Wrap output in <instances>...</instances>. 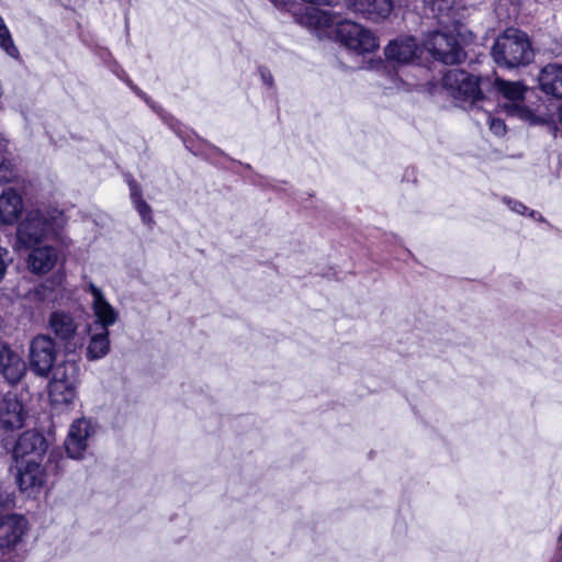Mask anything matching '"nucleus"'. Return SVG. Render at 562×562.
<instances>
[{
  "instance_id": "nucleus-4",
  "label": "nucleus",
  "mask_w": 562,
  "mask_h": 562,
  "mask_svg": "<svg viewBox=\"0 0 562 562\" xmlns=\"http://www.w3.org/2000/svg\"><path fill=\"white\" fill-rule=\"evenodd\" d=\"M336 40L358 55L372 53L379 47L378 37L372 31L350 20L337 24Z\"/></svg>"
},
{
  "instance_id": "nucleus-22",
  "label": "nucleus",
  "mask_w": 562,
  "mask_h": 562,
  "mask_svg": "<svg viewBox=\"0 0 562 562\" xmlns=\"http://www.w3.org/2000/svg\"><path fill=\"white\" fill-rule=\"evenodd\" d=\"M79 367L76 362L65 361L53 370V378L49 384L78 385Z\"/></svg>"
},
{
  "instance_id": "nucleus-25",
  "label": "nucleus",
  "mask_w": 562,
  "mask_h": 562,
  "mask_svg": "<svg viewBox=\"0 0 562 562\" xmlns=\"http://www.w3.org/2000/svg\"><path fill=\"white\" fill-rule=\"evenodd\" d=\"M131 198L134 206L142 217V221L146 225H151L154 218L151 216V207L142 199V190L135 181L130 182Z\"/></svg>"
},
{
  "instance_id": "nucleus-20",
  "label": "nucleus",
  "mask_w": 562,
  "mask_h": 562,
  "mask_svg": "<svg viewBox=\"0 0 562 562\" xmlns=\"http://www.w3.org/2000/svg\"><path fill=\"white\" fill-rule=\"evenodd\" d=\"M538 82L543 93L562 99V65H546L538 75Z\"/></svg>"
},
{
  "instance_id": "nucleus-11",
  "label": "nucleus",
  "mask_w": 562,
  "mask_h": 562,
  "mask_svg": "<svg viewBox=\"0 0 562 562\" xmlns=\"http://www.w3.org/2000/svg\"><path fill=\"white\" fill-rule=\"evenodd\" d=\"M299 22L318 33L319 36L330 37L337 35V24L342 22L339 16L329 11L307 7L300 15Z\"/></svg>"
},
{
  "instance_id": "nucleus-35",
  "label": "nucleus",
  "mask_w": 562,
  "mask_h": 562,
  "mask_svg": "<svg viewBox=\"0 0 562 562\" xmlns=\"http://www.w3.org/2000/svg\"><path fill=\"white\" fill-rule=\"evenodd\" d=\"M456 31H457V33H458V36H460V37H463V36H464V35L461 33V31H460L459 29H458V30L456 29ZM462 41H464V38H462Z\"/></svg>"
},
{
  "instance_id": "nucleus-31",
  "label": "nucleus",
  "mask_w": 562,
  "mask_h": 562,
  "mask_svg": "<svg viewBox=\"0 0 562 562\" xmlns=\"http://www.w3.org/2000/svg\"><path fill=\"white\" fill-rule=\"evenodd\" d=\"M504 202L510 207L512 211L518 214H526L528 207L519 201H515L508 198L504 199Z\"/></svg>"
},
{
  "instance_id": "nucleus-33",
  "label": "nucleus",
  "mask_w": 562,
  "mask_h": 562,
  "mask_svg": "<svg viewBox=\"0 0 562 562\" xmlns=\"http://www.w3.org/2000/svg\"><path fill=\"white\" fill-rule=\"evenodd\" d=\"M260 75H261V79L262 81L268 86H272V76L269 71H267L266 69H261L260 70Z\"/></svg>"
},
{
  "instance_id": "nucleus-28",
  "label": "nucleus",
  "mask_w": 562,
  "mask_h": 562,
  "mask_svg": "<svg viewBox=\"0 0 562 562\" xmlns=\"http://www.w3.org/2000/svg\"><path fill=\"white\" fill-rule=\"evenodd\" d=\"M496 11L503 15V11L507 18H512L518 13V0H498Z\"/></svg>"
},
{
  "instance_id": "nucleus-12",
  "label": "nucleus",
  "mask_w": 562,
  "mask_h": 562,
  "mask_svg": "<svg viewBox=\"0 0 562 562\" xmlns=\"http://www.w3.org/2000/svg\"><path fill=\"white\" fill-rule=\"evenodd\" d=\"M26 411L15 394L7 393L0 401V427L13 431L23 427Z\"/></svg>"
},
{
  "instance_id": "nucleus-15",
  "label": "nucleus",
  "mask_w": 562,
  "mask_h": 562,
  "mask_svg": "<svg viewBox=\"0 0 562 562\" xmlns=\"http://www.w3.org/2000/svg\"><path fill=\"white\" fill-rule=\"evenodd\" d=\"M27 531L26 519L16 514L7 515L0 519V548L16 547Z\"/></svg>"
},
{
  "instance_id": "nucleus-26",
  "label": "nucleus",
  "mask_w": 562,
  "mask_h": 562,
  "mask_svg": "<svg viewBox=\"0 0 562 562\" xmlns=\"http://www.w3.org/2000/svg\"><path fill=\"white\" fill-rule=\"evenodd\" d=\"M26 299L38 304L45 303L53 300V290L47 284H40L27 292Z\"/></svg>"
},
{
  "instance_id": "nucleus-23",
  "label": "nucleus",
  "mask_w": 562,
  "mask_h": 562,
  "mask_svg": "<svg viewBox=\"0 0 562 562\" xmlns=\"http://www.w3.org/2000/svg\"><path fill=\"white\" fill-rule=\"evenodd\" d=\"M110 350L109 329H101L90 337L87 347V358L91 361L101 359L108 355Z\"/></svg>"
},
{
  "instance_id": "nucleus-27",
  "label": "nucleus",
  "mask_w": 562,
  "mask_h": 562,
  "mask_svg": "<svg viewBox=\"0 0 562 562\" xmlns=\"http://www.w3.org/2000/svg\"><path fill=\"white\" fill-rule=\"evenodd\" d=\"M0 47L12 58L19 57V49L14 45L7 25L0 27Z\"/></svg>"
},
{
  "instance_id": "nucleus-39",
  "label": "nucleus",
  "mask_w": 562,
  "mask_h": 562,
  "mask_svg": "<svg viewBox=\"0 0 562 562\" xmlns=\"http://www.w3.org/2000/svg\"><path fill=\"white\" fill-rule=\"evenodd\" d=\"M557 562H562V554H560V558Z\"/></svg>"
},
{
  "instance_id": "nucleus-16",
  "label": "nucleus",
  "mask_w": 562,
  "mask_h": 562,
  "mask_svg": "<svg viewBox=\"0 0 562 562\" xmlns=\"http://www.w3.org/2000/svg\"><path fill=\"white\" fill-rule=\"evenodd\" d=\"M92 434V426L89 420L81 418L75 420L69 428L68 436L65 441V449L72 459L82 457L87 449V440Z\"/></svg>"
},
{
  "instance_id": "nucleus-30",
  "label": "nucleus",
  "mask_w": 562,
  "mask_h": 562,
  "mask_svg": "<svg viewBox=\"0 0 562 562\" xmlns=\"http://www.w3.org/2000/svg\"><path fill=\"white\" fill-rule=\"evenodd\" d=\"M486 123L490 124V128L495 135L502 136L505 134L506 126L501 119H495L491 114L486 113Z\"/></svg>"
},
{
  "instance_id": "nucleus-9",
  "label": "nucleus",
  "mask_w": 562,
  "mask_h": 562,
  "mask_svg": "<svg viewBox=\"0 0 562 562\" xmlns=\"http://www.w3.org/2000/svg\"><path fill=\"white\" fill-rule=\"evenodd\" d=\"M78 327L79 324L74 315L63 310L52 312L48 317V328L58 340L65 342L67 351H74L78 346H82V342L77 344L74 341Z\"/></svg>"
},
{
  "instance_id": "nucleus-37",
  "label": "nucleus",
  "mask_w": 562,
  "mask_h": 562,
  "mask_svg": "<svg viewBox=\"0 0 562 562\" xmlns=\"http://www.w3.org/2000/svg\"><path fill=\"white\" fill-rule=\"evenodd\" d=\"M5 25L3 19L0 16V27Z\"/></svg>"
},
{
  "instance_id": "nucleus-21",
  "label": "nucleus",
  "mask_w": 562,
  "mask_h": 562,
  "mask_svg": "<svg viewBox=\"0 0 562 562\" xmlns=\"http://www.w3.org/2000/svg\"><path fill=\"white\" fill-rule=\"evenodd\" d=\"M23 209L21 195L12 188L4 189L0 194V222L12 224Z\"/></svg>"
},
{
  "instance_id": "nucleus-36",
  "label": "nucleus",
  "mask_w": 562,
  "mask_h": 562,
  "mask_svg": "<svg viewBox=\"0 0 562 562\" xmlns=\"http://www.w3.org/2000/svg\"><path fill=\"white\" fill-rule=\"evenodd\" d=\"M536 215H537V213H536L535 211H530L529 216H531V217H533V218H535V217H536Z\"/></svg>"
},
{
  "instance_id": "nucleus-29",
  "label": "nucleus",
  "mask_w": 562,
  "mask_h": 562,
  "mask_svg": "<svg viewBox=\"0 0 562 562\" xmlns=\"http://www.w3.org/2000/svg\"><path fill=\"white\" fill-rule=\"evenodd\" d=\"M12 177L13 169L11 161L4 155H0V182L9 181Z\"/></svg>"
},
{
  "instance_id": "nucleus-18",
  "label": "nucleus",
  "mask_w": 562,
  "mask_h": 562,
  "mask_svg": "<svg viewBox=\"0 0 562 562\" xmlns=\"http://www.w3.org/2000/svg\"><path fill=\"white\" fill-rule=\"evenodd\" d=\"M88 289L92 296L91 308L97 324L101 326V329H109L119 318L117 311L108 302L101 289L95 284L89 283Z\"/></svg>"
},
{
  "instance_id": "nucleus-3",
  "label": "nucleus",
  "mask_w": 562,
  "mask_h": 562,
  "mask_svg": "<svg viewBox=\"0 0 562 562\" xmlns=\"http://www.w3.org/2000/svg\"><path fill=\"white\" fill-rule=\"evenodd\" d=\"M442 86L463 108L475 109L483 101L479 79L463 70L452 69L445 74Z\"/></svg>"
},
{
  "instance_id": "nucleus-10",
  "label": "nucleus",
  "mask_w": 562,
  "mask_h": 562,
  "mask_svg": "<svg viewBox=\"0 0 562 562\" xmlns=\"http://www.w3.org/2000/svg\"><path fill=\"white\" fill-rule=\"evenodd\" d=\"M47 451V441L38 432L25 431L18 439L12 457L16 461L44 460Z\"/></svg>"
},
{
  "instance_id": "nucleus-6",
  "label": "nucleus",
  "mask_w": 562,
  "mask_h": 562,
  "mask_svg": "<svg viewBox=\"0 0 562 562\" xmlns=\"http://www.w3.org/2000/svg\"><path fill=\"white\" fill-rule=\"evenodd\" d=\"M494 87L507 100L503 106L508 115L530 123L538 122L532 111L524 104V95L527 91L524 85L497 78L494 82Z\"/></svg>"
},
{
  "instance_id": "nucleus-8",
  "label": "nucleus",
  "mask_w": 562,
  "mask_h": 562,
  "mask_svg": "<svg viewBox=\"0 0 562 562\" xmlns=\"http://www.w3.org/2000/svg\"><path fill=\"white\" fill-rule=\"evenodd\" d=\"M44 460L36 461H16V482L23 492L35 494L45 485L47 472Z\"/></svg>"
},
{
  "instance_id": "nucleus-24",
  "label": "nucleus",
  "mask_w": 562,
  "mask_h": 562,
  "mask_svg": "<svg viewBox=\"0 0 562 562\" xmlns=\"http://www.w3.org/2000/svg\"><path fill=\"white\" fill-rule=\"evenodd\" d=\"M78 385L49 384V398L55 406L70 405L77 395Z\"/></svg>"
},
{
  "instance_id": "nucleus-5",
  "label": "nucleus",
  "mask_w": 562,
  "mask_h": 562,
  "mask_svg": "<svg viewBox=\"0 0 562 562\" xmlns=\"http://www.w3.org/2000/svg\"><path fill=\"white\" fill-rule=\"evenodd\" d=\"M424 45L436 59L447 65L459 64L465 58L461 42L452 31L430 32Z\"/></svg>"
},
{
  "instance_id": "nucleus-2",
  "label": "nucleus",
  "mask_w": 562,
  "mask_h": 562,
  "mask_svg": "<svg viewBox=\"0 0 562 562\" xmlns=\"http://www.w3.org/2000/svg\"><path fill=\"white\" fill-rule=\"evenodd\" d=\"M491 55L498 66L515 68L530 64L535 52L529 36L524 31L508 27L496 37Z\"/></svg>"
},
{
  "instance_id": "nucleus-19",
  "label": "nucleus",
  "mask_w": 562,
  "mask_h": 562,
  "mask_svg": "<svg viewBox=\"0 0 562 562\" xmlns=\"http://www.w3.org/2000/svg\"><path fill=\"white\" fill-rule=\"evenodd\" d=\"M58 259L57 249L53 246L32 247L26 258V268L30 272L37 276L48 273L56 265Z\"/></svg>"
},
{
  "instance_id": "nucleus-38",
  "label": "nucleus",
  "mask_w": 562,
  "mask_h": 562,
  "mask_svg": "<svg viewBox=\"0 0 562 562\" xmlns=\"http://www.w3.org/2000/svg\"><path fill=\"white\" fill-rule=\"evenodd\" d=\"M134 91L137 92L140 95V91H138L137 88H134Z\"/></svg>"
},
{
  "instance_id": "nucleus-14",
  "label": "nucleus",
  "mask_w": 562,
  "mask_h": 562,
  "mask_svg": "<svg viewBox=\"0 0 562 562\" xmlns=\"http://www.w3.org/2000/svg\"><path fill=\"white\" fill-rule=\"evenodd\" d=\"M347 7L367 20L379 22L387 19L393 9V0H346Z\"/></svg>"
},
{
  "instance_id": "nucleus-32",
  "label": "nucleus",
  "mask_w": 562,
  "mask_h": 562,
  "mask_svg": "<svg viewBox=\"0 0 562 562\" xmlns=\"http://www.w3.org/2000/svg\"><path fill=\"white\" fill-rule=\"evenodd\" d=\"M8 255H9L8 250L5 248H3V247H0V282L4 278V274H5V271H7V267H8L7 257H8Z\"/></svg>"
},
{
  "instance_id": "nucleus-7",
  "label": "nucleus",
  "mask_w": 562,
  "mask_h": 562,
  "mask_svg": "<svg viewBox=\"0 0 562 562\" xmlns=\"http://www.w3.org/2000/svg\"><path fill=\"white\" fill-rule=\"evenodd\" d=\"M54 340L46 335H37L30 344V368L38 376H47L56 360Z\"/></svg>"
},
{
  "instance_id": "nucleus-34",
  "label": "nucleus",
  "mask_w": 562,
  "mask_h": 562,
  "mask_svg": "<svg viewBox=\"0 0 562 562\" xmlns=\"http://www.w3.org/2000/svg\"><path fill=\"white\" fill-rule=\"evenodd\" d=\"M3 86H2V82L0 81V99L2 98L3 95Z\"/></svg>"
},
{
  "instance_id": "nucleus-17",
  "label": "nucleus",
  "mask_w": 562,
  "mask_h": 562,
  "mask_svg": "<svg viewBox=\"0 0 562 562\" xmlns=\"http://www.w3.org/2000/svg\"><path fill=\"white\" fill-rule=\"evenodd\" d=\"M25 361L9 346L0 344V374L10 383L18 384L26 373Z\"/></svg>"
},
{
  "instance_id": "nucleus-13",
  "label": "nucleus",
  "mask_w": 562,
  "mask_h": 562,
  "mask_svg": "<svg viewBox=\"0 0 562 562\" xmlns=\"http://www.w3.org/2000/svg\"><path fill=\"white\" fill-rule=\"evenodd\" d=\"M385 58L397 65H409L420 55V48L412 36H402L391 41L384 48Z\"/></svg>"
},
{
  "instance_id": "nucleus-1",
  "label": "nucleus",
  "mask_w": 562,
  "mask_h": 562,
  "mask_svg": "<svg viewBox=\"0 0 562 562\" xmlns=\"http://www.w3.org/2000/svg\"><path fill=\"white\" fill-rule=\"evenodd\" d=\"M66 218L63 212L54 210H33L19 224L16 247L32 248L44 239L56 235L64 227Z\"/></svg>"
}]
</instances>
